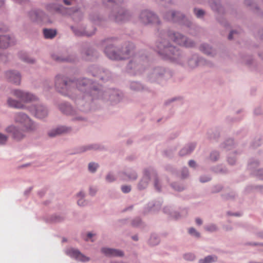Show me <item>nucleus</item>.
<instances>
[{
	"label": "nucleus",
	"mask_w": 263,
	"mask_h": 263,
	"mask_svg": "<svg viewBox=\"0 0 263 263\" xmlns=\"http://www.w3.org/2000/svg\"><path fill=\"white\" fill-rule=\"evenodd\" d=\"M159 49L158 52L164 57L172 60H175L176 58L173 57L174 55L178 54V51L174 46H168L166 45V41L163 43H160L158 45Z\"/></svg>",
	"instance_id": "obj_1"
},
{
	"label": "nucleus",
	"mask_w": 263,
	"mask_h": 263,
	"mask_svg": "<svg viewBox=\"0 0 263 263\" xmlns=\"http://www.w3.org/2000/svg\"><path fill=\"white\" fill-rule=\"evenodd\" d=\"M169 36L172 40H173L174 42L180 45L188 47H192L194 45L193 42L187 40L184 36L178 33H171Z\"/></svg>",
	"instance_id": "obj_2"
},
{
	"label": "nucleus",
	"mask_w": 263,
	"mask_h": 263,
	"mask_svg": "<svg viewBox=\"0 0 263 263\" xmlns=\"http://www.w3.org/2000/svg\"><path fill=\"white\" fill-rule=\"evenodd\" d=\"M16 122L20 123L27 130H33L34 128V125L31 120L24 114H18L15 117Z\"/></svg>",
	"instance_id": "obj_3"
},
{
	"label": "nucleus",
	"mask_w": 263,
	"mask_h": 263,
	"mask_svg": "<svg viewBox=\"0 0 263 263\" xmlns=\"http://www.w3.org/2000/svg\"><path fill=\"white\" fill-rule=\"evenodd\" d=\"M13 94L16 98L24 102H31L36 99V97L33 95L20 90H14L13 91Z\"/></svg>",
	"instance_id": "obj_4"
},
{
	"label": "nucleus",
	"mask_w": 263,
	"mask_h": 263,
	"mask_svg": "<svg viewBox=\"0 0 263 263\" xmlns=\"http://www.w3.org/2000/svg\"><path fill=\"white\" fill-rule=\"evenodd\" d=\"M140 18L141 19L142 22L144 24L148 23H158V18L157 16H156L152 12L145 10L142 11L141 15Z\"/></svg>",
	"instance_id": "obj_5"
},
{
	"label": "nucleus",
	"mask_w": 263,
	"mask_h": 263,
	"mask_svg": "<svg viewBox=\"0 0 263 263\" xmlns=\"http://www.w3.org/2000/svg\"><path fill=\"white\" fill-rule=\"evenodd\" d=\"M129 52L130 51H128V52ZM105 53L106 55L111 60H119L128 58V57L127 56V55H128V53H126L124 57H121L114 51L112 49V47L111 46L107 47L105 50Z\"/></svg>",
	"instance_id": "obj_6"
},
{
	"label": "nucleus",
	"mask_w": 263,
	"mask_h": 263,
	"mask_svg": "<svg viewBox=\"0 0 263 263\" xmlns=\"http://www.w3.org/2000/svg\"><path fill=\"white\" fill-rule=\"evenodd\" d=\"M30 111L32 112L37 118L41 119L45 117L47 115V110L42 105H38L35 107L31 108Z\"/></svg>",
	"instance_id": "obj_7"
},
{
	"label": "nucleus",
	"mask_w": 263,
	"mask_h": 263,
	"mask_svg": "<svg viewBox=\"0 0 263 263\" xmlns=\"http://www.w3.org/2000/svg\"><path fill=\"white\" fill-rule=\"evenodd\" d=\"M6 77L8 80L14 84H19L21 82V76L19 73L9 71L6 72Z\"/></svg>",
	"instance_id": "obj_8"
},
{
	"label": "nucleus",
	"mask_w": 263,
	"mask_h": 263,
	"mask_svg": "<svg viewBox=\"0 0 263 263\" xmlns=\"http://www.w3.org/2000/svg\"><path fill=\"white\" fill-rule=\"evenodd\" d=\"M68 254L71 256L75 257L76 259L82 261H87L89 260V258L83 255L78 250H74L73 249L69 250Z\"/></svg>",
	"instance_id": "obj_9"
},
{
	"label": "nucleus",
	"mask_w": 263,
	"mask_h": 263,
	"mask_svg": "<svg viewBox=\"0 0 263 263\" xmlns=\"http://www.w3.org/2000/svg\"><path fill=\"white\" fill-rule=\"evenodd\" d=\"M6 131L13 134L14 138L16 140H20L24 137L23 133L18 130L15 126H10L6 129Z\"/></svg>",
	"instance_id": "obj_10"
},
{
	"label": "nucleus",
	"mask_w": 263,
	"mask_h": 263,
	"mask_svg": "<svg viewBox=\"0 0 263 263\" xmlns=\"http://www.w3.org/2000/svg\"><path fill=\"white\" fill-rule=\"evenodd\" d=\"M13 42L10 36L6 35L0 36V48H7L9 45L13 44Z\"/></svg>",
	"instance_id": "obj_11"
},
{
	"label": "nucleus",
	"mask_w": 263,
	"mask_h": 263,
	"mask_svg": "<svg viewBox=\"0 0 263 263\" xmlns=\"http://www.w3.org/2000/svg\"><path fill=\"white\" fill-rule=\"evenodd\" d=\"M69 130V128L61 126L51 130L49 133L48 135L50 137H52L62 134L68 133Z\"/></svg>",
	"instance_id": "obj_12"
},
{
	"label": "nucleus",
	"mask_w": 263,
	"mask_h": 263,
	"mask_svg": "<svg viewBox=\"0 0 263 263\" xmlns=\"http://www.w3.org/2000/svg\"><path fill=\"white\" fill-rule=\"evenodd\" d=\"M101 251L106 255L121 256L123 255V252L121 251L109 248H102Z\"/></svg>",
	"instance_id": "obj_13"
},
{
	"label": "nucleus",
	"mask_w": 263,
	"mask_h": 263,
	"mask_svg": "<svg viewBox=\"0 0 263 263\" xmlns=\"http://www.w3.org/2000/svg\"><path fill=\"white\" fill-rule=\"evenodd\" d=\"M69 82L65 81L63 80V78L61 77H57L55 79V86L60 91H62L60 89L67 88L69 85Z\"/></svg>",
	"instance_id": "obj_14"
},
{
	"label": "nucleus",
	"mask_w": 263,
	"mask_h": 263,
	"mask_svg": "<svg viewBox=\"0 0 263 263\" xmlns=\"http://www.w3.org/2000/svg\"><path fill=\"white\" fill-rule=\"evenodd\" d=\"M72 29L73 30L74 34L77 36H90L95 33L94 31L89 32L88 31H84L82 28L75 29L72 27Z\"/></svg>",
	"instance_id": "obj_15"
},
{
	"label": "nucleus",
	"mask_w": 263,
	"mask_h": 263,
	"mask_svg": "<svg viewBox=\"0 0 263 263\" xmlns=\"http://www.w3.org/2000/svg\"><path fill=\"white\" fill-rule=\"evenodd\" d=\"M7 102L9 106L14 108H22L23 107V105L21 103L11 99H8Z\"/></svg>",
	"instance_id": "obj_16"
},
{
	"label": "nucleus",
	"mask_w": 263,
	"mask_h": 263,
	"mask_svg": "<svg viewBox=\"0 0 263 263\" xmlns=\"http://www.w3.org/2000/svg\"><path fill=\"white\" fill-rule=\"evenodd\" d=\"M44 35L46 39H52L56 35V31L54 30L45 29L44 30Z\"/></svg>",
	"instance_id": "obj_17"
},
{
	"label": "nucleus",
	"mask_w": 263,
	"mask_h": 263,
	"mask_svg": "<svg viewBox=\"0 0 263 263\" xmlns=\"http://www.w3.org/2000/svg\"><path fill=\"white\" fill-rule=\"evenodd\" d=\"M61 7V6H57V5L53 4L47 6V9L51 12H59L62 13Z\"/></svg>",
	"instance_id": "obj_18"
},
{
	"label": "nucleus",
	"mask_w": 263,
	"mask_h": 263,
	"mask_svg": "<svg viewBox=\"0 0 263 263\" xmlns=\"http://www.w3.org/2000/svg\"><path fill=\"white\" fill-rule=\"evenodd\" d=\"M89 82V81L88 80H86L85 79H84L81 81H79L77 82H75L74 81H72L71 82V84L73 85H76L78 87V88H79V89H80V85L81 84H82L83 86H85V85H87Z\"/></svg>",
	"instance_id": "obj_19"
},
{
	"label": "nucleus",
	"mask_w": 263,
	"mask_h": 263,
	"mask_svg": "<svg viewBox=\"0 0 263 263\" xmlns=\"http://www.w3.org/2000/svg\"><path fill=\"white\" fill-rule=\"evenodd\" d=\"M217 259V258L215 256H209L206 257L204 259H201L199 261V263H211L215 261Z\"/></svg>",
	"instance_id": "obj_20"
},
{
	"label": "nucleus",
	"mask_w": 263,
	"mask_h": 263,
	"mask_svg": "<svg viewBox=\"0 0 263 263\" xmlns=\"http://www.w3.org/2000/svg\"><path fill=\"white\" fill-rule=\"evenodd\" d=\"M180 14L179 13H176V12H172L171 13H170V14L167 16V19L168 20H170V21H177L178 20V17H179V15Z\"/></svg>",
	"instance_id": "obj_21"
},
{
	"label": "nucleus",
	"mask_w": 263,
	"mask_h": 263,
	"mask_svg": "<svg viewBox=\"0 0 263 263\" xmlns=\"http://www.w3.org/2000/svg\"><path fill=\"white\" fill-rule=\"evenodd\" d=\"M195 145H192L190 146V147L183 148L180 152V154L181 156H184L190 154L194 148Z\"/></svg>",
	"instance_id": "obj_22"
},
{
	"label": "nucleus",
	"mask_w": 263,
	"mask_h": 263,
	"mask_svg": "<svg viewBox=\"0 0 263 263\" xmlns=\"http://www.w3.org/2000/svg\"><path fill=\"white\" fill-rule=\"evenodd\" d=\"M60 108L61 111L66 114H68L70 113V111L71 110V106L68 105H61Z\"/></svg>",
	"instance_id": "obj_23"
},
{
	"label": "nucleus",
	"mask_w": 263,
	"mask_h": 263,
	"mask_svg": "<svg viewBox=\"0 0 263 263\" xmlns=\"http://www.w3.org/2000/svg\"><path fill=\"white\" fill-rule=\"evenodd\" d=\"M148 184V179L147 177L143 178L139 184V189L140 190L145 189Z\"/></svg>",
	"instance_id": "obj_24"
},
{
	"label": "nucleus",
	"mask_w": 263,
	"mask_h": 263,
	"mask_svg": "<svg viewBox=\"0 0 263 263\" xmlns=\"http://www.w3.org/2000/svg\"><path fill=\"white\" fill-rule=\"evenodd\" d=\"M30 17L33 21H37L40 19V14L35 11L31 12Z\"/></svg>",
	"instance_id": "obj_25"
},
{
	"label": "nucleus",
	"mask_w": 263,
	"mask_h": 263,
	"mask_svg": "<svg viewBox=\"0 0 263 263\" xmlns=\"http://www.w3.org/2000/svg\"><path fill=\"white\" fill-rule=\"evenodd\" d=\"M98 167V164L95 163H90L88 165L89 171L91 172H95Z\"/></svg>",
	"instance_id": "obj_26"
},
{
	"label": "nucleus",
	"mask_w": 263,
	"mask_h": 263,
	"mask_svg": "<svg viewBox=\"0 0 263 263\" xmlns=\"http://www.w3.org/2000/svg\"><path fill=\"white\" fill-rule=\"evenodd\" d=\"M126 15L127 14L126 13L119 14L116 17V21L117 22H121L124 21L126 18Z\"/></svg>",
	"instance_id": "obj_27"
},
{
	"label": "nucleus",
	"mask_w": 263,
	"mask_h": 263,
	"mask_svg": "<svg viewBox=\"0 0 263 263\" xmlns=\"http://www.w3.org/2000/svg\"><path fill=\"white\" fill-rule=\"evenodd\" d=\"M189 232L190 234L192 235H194L196 237H199V233L198 232H197L196 230L194 228H190L189 230Z\"/></svg>",
	"instance_id": "obj_28"
},
{
	"label": "nucleus",
	"mask_w": 263,
	"mask_h": 263,
	"mask_svg": "<svg viewBox=\"0 0 263 263\" xmlns=\"http://www.w3.org/2000/svg\"><path fill=\"white\" fill-rule=\"evenodd\" d=\"M21 59L25 62H26L27 63H33L34 62L33 59L28 57V56L26 54H25L24 55L22 56L21 57Z\"/></svg>",
	"instance_id": "obj_29"
},
{
	"label": "nucleus",
	"mask_w": 263,
	"mask_h": 263,
	"mask_svg": "<svg viewBox=\"0 0 263 263\" xmlns=\"http://www.w3.org/2000/svg\"><path fill=\"white\" fill-rule=\"evenodd\" d=\"M184 258L187 260H193L195 258V256L192 253H188L184 255Z\"/></svg>",
	"instance_id": "obj_30"
},
{
	"label": "nucleus",
	"mask_w": 263,
	"mask_h": 263,
	"mask_svg": "<svg viewBox=\"0 0 263 263\" xmlns=\"http://www.w3.org/2000/svg\"><path fill=\"white\" fill-rule=\"evenodd\" d=\"M7 140V137L5 135L0 133V144H3L5 143Z\"/></svg>",
	"instance_id": "obj_31"
},
{
	"label": "nucleus",
	"mask_w": 263,
	"mask_h": 263,
	"mask_svg": "<svg viewBox=\"0 0 263 263\" xmlns=\"http://www.w3.org/2000/svg\"><path fill=\"white\" fill-rule=\"evenodd\" d=\"M195 13L197 17H200L204 15V12L203 10L199 9V10H194Z\"/></svg>",
	"instance_id": "obj_32"
},
{
	"label": "nucleus",
	"mask_w": 263,
	"mask_h": 263,
	"mask_svg": "<svg viewBox=\"0 0 263 263\" xmlns=\"http://www.w3.org/2000/svg\"><path fill=\"white\" fill-rule=\"evenodd\" d=\"M122 191L123 193H127L130 192L131 189L129 186L124 185L121 188Z\"/></svg>",
	"instance_id": "obj_33"
},
{
	"label": "nucleus",
	"mask_w": 263,
	"mask_h": 263,
	"mask_svg": "<svg viewBox=\"0 0 263 263\" xmlns=\"http://www.w3.org/2000/svg\"><path fill=\"white\" fill-rule=\"evenodd\" d=\"M218 157V154L217 153H213L211 154L210 158L211 160L216 161Z\"/></svg>",
	"instance_id": "obj_34"
},
{
	"label": "nucleus",
	"mask_w": 263,
	"mask_h": 263,
	"mask_svg": "<svg viewBox=\"0 0 263 263\" xmlns=\"http://www.w3.org/2000/svg\"><path fill=\"white\" fill-rule=\"evenodd\" d=\"M64 3L67 5L73 4L76 2V0H63Z\"/></svg>",
	"instance_id": "obj_35"
},
{
	"label": "nucleus",
	"mask_w": 263,
	"mask_h": 263,
	"mask_svg": "<svg viewBox=\"0 0 263 263\" xmlns=\"http://www.w3.org/2000/svg\"><path fill=\"white\" fill-rule=\"evenodd\" d=\"M106 179L108 182H111L114 180V177L113 175L109 174L106 176Z\"/></svg>",
	"instance_id": "obj_36"
},
{
	"label": "nucleus",
	"mask_w": 263,
	"mask_h": 263,
	"mask_svg": "<svg viewBox=\"0 0 263 263\" xmlns=\"http://www.w3.org/2000/svg\"><path fill=\"white\" fill-rule=\"evenodd\" d=\"M84 202L85 200L83 198H81L78 201V204L80 206L84 205Z\"/></svg>",
	"instance_id": "obj_37"
},
{
	"label": "nucleus",
	"mask_w": 263,
	"mask_h": 263,
	"mask_svg": "<svg viewBox=\"0 0 263 263\" xmlns=\"http://www.w3.org/2000/svg\"><path fill=\"white\" fill-rule=\"evenodd\" d=\"M216 228L215 226H212L209 227H207L206 228V230L210 231H215L216 230Z\"/></svg>",
	"instance_id": "obj_38"
},
{
	"label": "nucleus",
	"mask_w": 263,
	"mask_h": 263,
	"mask_svg": "<svg viewBox=\"0 0 263 263\" xmlns=\"http://www.w3.org/2000/svg\"><path fill=\"white\" fill-rule=\"evenodd\" d=\"M152 240H153V237H152L150 239V243L152 245H156V244L158 243V242H159V240L157 239H156L155 242H153Z\"/></svg>",
	"instance_id": "obj_39"
},
{
	"label": "nucleus",
	"mask_w": 263,
	"mask_h": 263,
	"mask_svg": "<svg viewBox=\"0 0 263 263\" xmlns=\"http://www.w3.org/2000/svg\"><path fill=\"white\" fill-rule=\"evenodd\" d=\"M189 164L190 166H191V167H195V165H196V163L193 160H190L189 162Z\"/></svg>",
	"instance_id": "obj_40"
},
{
	"label": "nucleus",
	"mask_w": 263,
	"mask_h": 263,
	"mask_svg": "<svg viewBox=\"0 0 263 263\" xmlns=\"http://www.w3.org/2000/svg\"><path fill=\"white\" fill-rule=\"evenodd\" d=\"M155 186L156 187V189L158 190V191H160V188L159 187V182L157 180H155Z\"/></svg>",
	"instance_id": "obj_41"
},
{
	"label": "nucleus",
	"mask_w": 263,
	"mask_h": 263,
	"mask_svg": "<svg viewBox=\"0 0 263 263\" xmlns=\"http://www.w3.org/2000/svg\"><path fill=\"white\" fill-rule=\"evenodd\" d=\"M196 223L198 225H201L202 224V220L199 218H197L196 219Z\"/></svg>",
	"instance_id": "obj_42"
},
{
	"label": "nucleus",
	"mask_w": 263,
	"mask_h": 263,
	"mask_svg": "<svg viewBox=\"0 0 263 263\" xmlns=\"http://www.w3.org/2000/svg\"><path fill=\"white\" fill-rule=\"evenodd\" d=\"M234 33H235V31H231V33H230V34L229 35V36H228V39H229V40H232V35H233Z\"/></svg>",
	"instance_id": "obj_43"
},
{
	"label": "nucleus",
	"mask_w": 263,
	"mask_h": 263,
	"mask_svg": "<svg viewBox=\"0 0 263 263\" xmlns=\"http://www.w3.org/2000/svg\"><path fill=\"white\" fill-rule=\"evenodd\" d=\"M96 192V189H92V187L90 188V192L91 194L93 195V194L95 193Z\"/></svg>",
	"instance_id": "obj_44"
},
{
	"label": "nucleus",
	"mask_w": 263,
	"mask_h": 263,
	"mask_svg": "<svg viewBox=\"0 0 263 263\" xmlns=\"http://www.w3.org/2000/svg\"><path fill=\"white\" fill-rule=\"evenodd\" d=\"M201 50H202L205 53L209 54V53L205 51V50L204 49V46H202L201 47Z\"/></svg>",
	"instance_id": "obj_45"
},
{
	"label": "nucleus",
	"mask_w": 263,
	"mask_h": 263,
	"mask_svg": "<svg viewBox=\"0 0 263 263\" xmlns=\"http://www.w3.org/2000/svg\"><path fill=\"white\" fill-rule=\"evenodd\" d=\"M209 180H210V178H208V179H206V180H202V179H201L200 181L202 182H204L208 181Z\"/></svg>",
	"instance_id": "obj_46"
},
{
	"label": "nucleus",
	"mask_w": 263,
	"mask_h": 263,
	"mask_svg": "<svg viewBox=\"0 0 263 263\" xmlns=\"http://www.w3.org/2000/svg\"><path fill=\"white\" fill-rule=\"evenodd\" d=\"M4 3V0H0V6H2Z\"/></svg>",
	"instance_id": "obj_47"
},
{
	"label": "nucleus",
	"mask_w": 263,
	"mask_h": 263,
	"mask_svg": "<svg viewBox=\"0 0 263 263\" xmlns=\"http://www.w3.org/2000/svg\"><path fill=\"white\" fill-rule=\"evenodd\" d=\"M78 196H84V193L82 192H80L79 194H78Z\"/></svg>",
	"instance_id": "obj_48"
},
{
	"label": "nucleus",
	"mask_w": 263,
	"mask_h": 263,
	"mask_svg": "<svg viewBox=\"0 0 263 263\" xmlns=\"http://www.w3.org/2000/svg\"><path fill=\"white\" fill-rule=\"evenodd\" d=\"M92 235H92V233H89L88 234V237L89 238H91V237L92 236Z\"/></svg>",
	"instance_id": "obj_49"
},
{
	"label": "nucleus",
	"mask_w": 263,
	"mask_h": 263,
	"mask_svg": "<svg viewBox=\"0 0 263 263\" xmlns=\"http://www.w3.org/2000/svg\"><path fill=\"white\" fill-rule=\"evenodd\" d=\"M133 239L135 240H138V238H137V236H134L133 237Z\"/></svg>",
	"instance_id": "obj_50"
},
{
	"label": "nucleus",
	"mask_w": 263,
	"mask_h": 263,
	"mask_svg": "<svg viewBox=\"0 0 263 263\" xmlns=\"http://www.w3.org/2000/svg\"><path fill=\"white\" fill-rule=\"evenodd\" d=\"M129 178L135 179H136V176L135 175H134V177H129Z\"/></svg>",
	"instance_id": "obj_51"
},
{
	"label": "nucleus",
	"mask_w": 263,
	"mask_h": 263,
	"mask_svg": "<svg viewBox=\"0 0 263 263\" xmlns=\"http://www.w3.org/2000/svg\"><path fill=\"white\" fill-rule=\"evenodd\" d=\"M93 91H94L93 93H95V92H96V91H97V89H96V88H94V89H93Z\"/></svg>",
	"instance_id": "obj_52"
},
{
	"label": "nucleus",
	"mask_w": 263,
	"mask_h": 263,
	"mask_svg": "<svg viewBox=\"0 0 263 263\" xmlns=\"http://www.w3.org/2000/svg\"><path fill=\"white\" fill-rule=\"evenodd\" d=\"M108 2L112 1V0H108Z\"/></svg>",
	"instance_id": "obj_53"
}]
</instances>
